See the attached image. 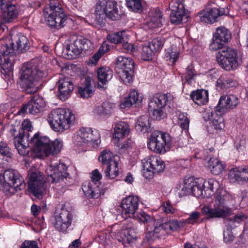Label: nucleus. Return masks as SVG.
I'll use <instances>...</instances> for the list:
<instances>
[{"label":"nucleus","instance_id":"obj_42","mask_svg":"<svg viewBox=\"0 0 248 248\" xmlns=\"http://www.w3.org/2000/svg\"><path fill=\"white\" fill-rule=\"evenodd\" d=\"M115 105L109 102H104L95 110L97 114L101 117L109 116L113 112Z\"/></svg>","mask_w":248,"mask_h":248},{"label":"nucleus","instance_id":"obj_10","mask_svg":"<svg viewBox=\"0 0 248 248\" xmlns=\"http://www.w3.org/2000/svg\"><path fill=\"white\" fill-rule=\"evenodd\" d=\"M66 171V167L63 164H59L57 167L54 168L49 166L46 170L48 180L55 183L54 188L60 194L64 192L66 189L64 180L66 179L69 175Z\"/></svg>","mask_w":248,"mask_h":248},{"label":"nucleus","instance_id":"obj_7","mask_svg":"<svg viewBox=\"0 0 248 248\" xmlns=\"http://www.w3.org/2000/svg\"><path fill=\"white\" fill-rule=\"evenodd\" d=\"M2 179V190L7 195L11 196L25 187L23 178L14 170H5Z\"/></svg>","mask_w":248,"mask_h":248},{"label":"nucleus","instance_id":"obj_13","mask_svg":"<svg viewBox=\"0 0 248 248\" xmlns=\"http://www.w3.org/2000/svg\"><path fill=\"white\" fill-rule=\"evenodd\" d=\"M143 175L146 179L153 177L155 173L163 172L165 166L163 161L157 156L151 155L143 163Z\"/></svg>","mask_w":248,"mask_h":248},{"label":"nucleus","instance_id":"obj_2","mask_svg":"<svg viewBox=\"0 0 248 248\" xmlns=\"http://www.w3.org/2000/svg\"><path fill=\"white\" fill-rule=\"evenodd\" d=\"M20 73L22 88L28 93H36L41 85L39 81L48 75L46 66L38 59L24 63Z\"/></svg>","mask_w":248,"mask_h":248},{"label":"nucleus","instance_id":"obj_41","mask_svg":"<svg viewBox=\"0 0 248 248\" xmlns=\"http://www.w3.org/2000/svg\"><path fill=\"white\" fill-rule=\"evenodd\" d=\"M135 127L138 131L143 133L148 132L150 128L149 116L148 115H144L139 117Z\"/></svg>","mask_w":248,"mask_h":248},{"label":"nucleus","instance_id":"obj_56","mask_svg":"<svg viewBox=\"0 0 248 248\" xmlns=\"http://www.w3.org/2000/svg\"><path fill=\"white\" fill-rule=\"evenodd\" d=\"M137 217L140 222H142L143 223H147V226H149L150 221L151 220H155L154 218L151 217L150 216L143 212L138 213Z\"/></svg>","mask_w":248,"mask_h":248},{"label":"nucleus","instance_id":"obj_3","mask_svg":"<svg viewBox=\"0 0 248 248\" xmlns=\"http://www.w3.org/2000/svg\"><path fill=\"white\" fill-rule=\"evenodd\" d=\"M28 38L21 34L14 36L9 43L0 46V61L7 68L11 67L15 61V56L23 53L29 48Z\"/></svg>","mask_w":248,"mask_h":248},{"label":"nucleus","instance_id":"obj_9","mask_svg":"<svg viewBox=\"0 0 248 248\" xmlns=\"http://www.w3.org/2000/svg\"><path fill=\"white\" fill-rule=\"evenodd\" d=\"M49 10L45 9L44 15L48 25L56 29L62 27L66 20L65 15L58 0H49Z\"/></svg>","mask_w":248,"mask_h":248},{"label":"nucleus","instance_id":"obj_11","mask_svg":"<svg viewBox=\"0 0 248 248\" xmlns=\"http://www.w3.org/2000/svg\"><path fill=\"white\" fill-rule=\"evenodd\" d=\"M171 138L169 134L155 131L152 133L148 144L150 150L154 152L163 154L171 145Z\"/></svg>","mask_w":248,"mask_h":248},{"label":"nucleus","instance_id":"obj_44","mask_svg":"<svg viewBox=\"0 0 248 248\" xmlns=\"http://www.w3.org/2000/svg\"><path fill=\"white\" fill-rule=\"evenodd\" d=\"M108 40L114 44L122 43L127 40V36L125 31L116 32L107 36Z\"/></svg>","mask_w":248,"mask_h":248},{"label":"nucleus","instance_id":"obj_54","mask_svg":"<svg viewBox=\"0 0 248 248\" xmlns=\"http://www.w3.org/2000/svg\"><path fill=\"white\" fill-rule=\"evenodd\" d=\"M208 185L207 186H205V188L207 189L205 190L206 191L210 190L211 192H213L217 190L219 187V184L215 180L213 179H210L208 181V182H205V185Z\"/></svg>","mask_w":248,"mask_h":248},{"label":"nucleus","instance_id":"obj_21","mask_svg":"<svg viewBox=\"0 0 248 248\" xmlns=\"http://www.w3.org/2000/svg\"><path fill=\"white\" fill-rule=\"evenodd\" d=\"M147 232L144 238L148 242H151L156 238L165 235L167 231L165 229V223H161L158 221L152 220L150 221L149 226H147Z\"/></svg>","mask_w":248,"mask_h":248},{"label":"nucleus","instance_id":"obj_53","mask_svg":"<svg viewBox=\"0 0 248 248\" xmlns=\"http://www.w3.org/2000/svg\"><path fill=\"white\" fill-rule=\"evenodd\" d=\"M128 96L133 104L140 103L142 99V96L136 90L130 92Z\"/></svg>","mask_w":248,"mask_h":248},{"label":"nucleus","instance_id":"obj_19","mask_svg":"<svg viewBox=\"0 0 248 248\" xmlns=\"http://www.w3.org/2000/svg\"><path fill=\"white\" fill-rule=\"evenodd\" d=\"M229 13L228 9L223 8H212L209 10H203L200 12L197 17L199 18L200 21L203 23H213L217 21L219 16L227 15Z\"/></svg>","mask_w":248,"mask_h":248},{"label":"nucleus","instance_id":"obj_16","mask_svg":"<svg viewBox=\"0 0 248 248\" xmlns=\"http://www.w3.org/2000/svg\"><path fill=\"white\" fill-rule=\"evenodd\" d=\"M44 180L39 173L31 172L28 181V188L30 192L38 199H42L44 191Z\"/></svg>","mask_w":248,"mask_h":248},{"label":"nucleus","instance_id":"obj_6","mask_svg":"<svg viewBox=\"0 0 248 248\" xmlns=\"http://www.w3.org/2000/svg\"><path fill=\"white\" fill-rule=\"evenodd\" d=\"M229 195L226 191L221 190L216 195V199L213 208L205 206L202 208V211L205 214H208L207 218H225L230 215L232 210L225 204V201Z\"/></svg>","mask_w":248,"mask_h":248},{"label":"nucleus","instance_id":"obj_40","mask_svg":"<svg viewBox=\"0 0 248 248\" xmlns=\"http://www.w3.org/2000/svg\"><path fill=\"white\" fill-rule=\"evenodd\" d=\"M197 75V72L194 67L192 65L188 66L186 69L185 73L181 76L183 85H191Z\"/></svg>","mask_w":248,"mask_h":248},{"label":"nucleus","instance_id":"obj_25","mask_svg":"<svg viewBox=\"0 0 248 248\" xmlns=\"http://www.w3.org/2000/svg\"><path fill=\"white\" fill-rule=\"evenodd\" d=\"M184 1L185 0H176L175 3L170 4V6L172 8L170 15L171 23L179 24L182 22L186 14Z\"/></svg>","mask_w":248,"mask_h":248},{"label":"nucleus","instance_id":"obj_45","mask_svg":"<svg viewBox=\"0 0 248 248\" xmlns=\"http://www.w3.org/2000/svg\"><path fill=\"white\" fill-rule=\"evenodd\" d=\"M95 14L96 23L101 27L103 26L105 24L107 15L97 3L95 6Z\"/></svg>","mask_w":248,"mask_h":248},{"label":"nucleus","instance_id":"obj_52","mask_svg":"<svg viewBox=\"0 0 248 248\" xmlns=\"http://www.w3.org/2000/svg\"><path fill=\"white\" fill-rule=\"evenodd\" d=\"M218 84H221L222 87L225 88H229L233 87L236 85V82L232 78H222V79H219L217 81Z\"/></svg>","mask_w":248,"mask_h":248},{"label":"nucleus","instance_id":"obj_51","mask_svg":"<svg viewBox=\"0 0 248 248\" xmlns=\"http://www.w3.org/2000/svg\"><path fill=\"white\" fill-rule=\"evenodd\" d=\"M187 114L180 113L178 115V118L180 121V125L183 130L188 129L189 124V120L187 117Z\"/></svg>","mask_w":248,"mask_h":248},{"label":"nucleus","instance_id":"obj_43","mask_svg":"<svg viewBox=\"0 0 248 248\" xmlns=\"http://www.w3.org/2000/svg\"><path fill=\"white\" fill-rule=\"evenodd\" d=\"M118 162H112L110 165L105 167V173L106 177L111 179H114L119 174Z\"/></svg>","mask_w":248,"mask_h":248},{"label":"nucleus","instance_id":"obj_63","mask_svg":"<svg viewBox=\"0 0 248 248\" xmlns=\"http://www.w3.org/2000/svg\"><path fill=\"white\" fill-rule=\"evenodd\" d=\"M122 46L124 49H125L128 53H132L136 51V47L132 44L128 43L126 41L123 42Z\"/></svg>","mask_w":248,"mask_h":248},{"label":"nucleus","instance_id":"obj_22","mask_svg":"<svg viewBox=\"0 0 248 248\" xmlns=\"http://www.w3.org/2000/svg\"><path fill=\"white\" fill-rule=\"evenodd\" d=\"M45 103L43 98L36 94L29 101L28 103L19 109L17 114L23 115L25 113L34 114L39 112L45 106Z\"/></svg>","mask_w":248,"mask_h":248},{"label":"nucleus","instance_id":"obj_59","mask_svg":"<svg viewBox=\"0 0 248 248\" xmlns=\"http://www.w3.org/2000/svg\"><path fill=\"white\" fill-rule=\"evenodd\" d=\"M119 141H114L115 143L117 144L119 149L122 152H124L128 149L130 148L132 145V141L128 139L121 143H118Z\"/></svg>","mask_w":248,"mask_h":248},{"label":"nucleus","instance_id":"obj_31","mask_svg":"<svg viewBox=\"0 0 248 248\" xmlns=\"http://www.w3.org/2000/svg\"><path fill=\"white\" fill-rule=\"evenodd\" d=\"M75 140L79 146L93 142V134L91 129L87 128H80L77 132Z\"/></svg>","mask_w":248,"mask_h":248},{"label":"nucleus","instance_id":"obj_18","mask_svg":"<svg viewBox=\"0 0 248 248\" xmlns=\"http://www.w3.org/2000/svg\"><path fill=\"white\" fill-rule=\"evenodd\" d=\"M231 38V33L224 27H218L213 35L212 42L210 45L211 50H217L223 47L225 43Z\"/></svg>","mask_w":248,"mask_h":248},{"label":"nucleus","instance_id":"obj_48","mask_svg":"<svg viewBox=\"0 0 248 248\" xmlns=\"http://www.w3.org/2000/svg\"><path fill=\"white\" fill-rule=\"evenodd\" d=\"M126 4L129 9L136 12L142 11V5L140 0H126Z\"/></svg>","mask_w":248,"mask_h":248},{"label":"nucleus","instance_id":"obj_58","mask_svg":"<svg viewBox=\"0 0 248 248\" xmlns=\"http://www.w3.org/2000/svg\"><path fill=\"white\" fill-rule=\"evenodd\" d=\"M200 217V213L197 211L193 212L189 215V217L186 220V223L193 224L196 223Z\"/></svg>","mask_w":248,"mask_h":248},{"label":"nucleus","instance_id":"obj_62","mask_svg":"<svg viewBox=\"0 0 248 248\" xmlns=\"http://www.w3.org/2000/svg\"><path fill=\"white\" fill-rule=\"evenodd\" d=\"M133 105V104L131 100L129 99L128 96H127L124 97L121 100L120 106L121 108L124 109L126 108H129Z\"/></svg>","mask_w":248,"mask_h":248},{"label":"nucleus","instance_id":"obj_17","mask_svg":"<svg viewBox=\"0 0 248 248\" xmlns=\"http://www.w3.org/2000/svg\"><path fill=\"white\" fill-rule=\"evenodd\" d=\"M19 14L17 6L10 0L0 1V16L4 22H11L16 19Z\"/></svg>","mask_w":248,"mask_h":248},{"label":"nucleus","instance_id":"obj_47","mask_svg":"<svg viewBox=\"0 0 248 248\" xmlns=\"http://www.w3.org/2000/svg\"><path fill=\"white\" fill-rule=\"evenodd\" d=\"M164 43V39L157 37L153 39L151 42L148 43V45L155 53L161 50Z\"/></svg>","mask_w":248,"mask_h":248},{"label":"nucleus","instance_id":"obj_38","mask_svg":"<svg viewBox=\"0 0 248 248\" xmlns=\"http://www.w3.org/2000/svg\"><path fill=\"white\" fill-rule=\"evenodd\" d=\"M116 157L117 156L113 155L110 150L106 149L101 153L98 159L102 164L103 169H105V167L110 165L112 162H117Z\"/></svg>","mask_w":248,"mask_h":248},{"label":"nucleus","instance_id":"obj_28","mask_svg":"<svg viewBox=\"0 0 248 248\" xmlns=\"http://www.w3.org/2000/svg\"><path fill=\"white\" fill-rule=\"evenodd\" d=\"M139 202L137 196H129L125 198L121 203L123 213L128 215L129 217L133 216L138 209Z\"/></svg>","mask_w":248,"mask_h":248},{"label":"nucleus","instance_id":"obj_46","mask_svg":"<svg viewBox=\"0 0 248 248\" xmlns=\"http://www.w3.org/2000/svg\"><path fill=\"white\" fill-rule=\"evenodd\" d=\"M165 229L167 231H176L180 228L183 227L185 225V222L183 221H178L177 220H170L168 222H165Z\"/></svg>","mask_w":248,"mask_h":248},{"label":"nucleus","instance_id":"obj_1","mask_svg":"<svg viewBox=\"0 0 248 248\" xmlns=\"http://www.w3.org/2000/svg\"><path fill=\"white\" fill-rule=\"evenodd\" d=\"M9 133L14 137V142L18 153L23 156L29 154V147L39 157L48 156L50 154H57L62 147L61 141L57 139L51 142L46 136L40 137L36 133L29 140V133H25L20 125H12Z\"/></svg>","mask_w":248,"mask_h":248},{"label":"nucleus","instance_id":"obj_5","mask_svg":"<svg viewBox=\"0 0 248 248\" xmlns=\"http://www.w3.org/2000/svg\"><path fill=\"white\" fill-rule=\"evenodd\" d=\"M173 100L170 94H156L152 97L148 104V112L156 120L160 121L167 116L165 107L168 105L170 107Z\"/></svg>","mask_w":248,"mask_h":248},{"label":"nucleus","instance_id":"obj_37","mask_svg":"<svg viewBox=\"0 0 248 248\" xmlns=\"http://www.w3.org/2000/svg\"><path fill=\"white\" fill-rule=\"evenodd\" d=\"M164 22L161 12L156 9L154 13H152L151 20L148 22L147 25L151 29H155L161 27Z\"/></svg>","mask_w":248,"mask_h":248},{"label":"nucleus","instance_id":"obj_24","mask_svg":"<svg viewBox=\"0 0 248 248\" xmlns=\"http://www.w3.org/2000/svg\"><path fill=\"white\" fill-rule=\"evenodd\" d=\"M59 89V97L62 101L67 99L74 89L72 81L69 77L62 75L57 83Z\"/></svg>","mask_w":248,"mask_h":248},{"label":"nucleus","instance_id":"obj_34","mask_svg":"<svg viewBox=\"0 0 248 248\" xmlns=\"http://www.w3.org/2000/svg\"><path fill=\"white\" fill-rule=\"evenodd\" d=\"M194 102L199 106L203 105L208 101V92L205 90H197L193 91L190 94Z\"/></svg>","mask_w":248,"mask_h":248},{"label":"nucleus","instance_id":"obj_32","mask_svg":"<svg viewBox=\"0 0 248 248\" xmlns=\"http://www.w3.org/2000/svg\"><path fill=\"white\" fill-rule=\"evenodd\" d=\"M130 132L129 126L124 122L118 123L114 127L113 138L114 141H119L121 139L127 136Z\"/></svg>","mask_w":248,"mask_h":248},{"label":"nucleus","instance_id":"obj_29","mask_svg":"<svg viewBox=\"0 0 248 248\" xmlns=\"http://www.w3.org/2000/svg\"><path fill=\"white\" fill-rule=\"evenodd\" d=\"M189 179H191V182H190V186H188V188H191L192 195L196 197H199L201 196L204 197L206 196L205 192V181L202 179H197L194 180L193 178H189Z\"/></svg>","mask_w":248,"mask_h":248},{"label":"nucleus","instance_id":"obj_60","mask_svg":"<svg viewBox=\"0 0 248 248\" xmlns=\"http://www.w3.org/2000/svg\"><path fill=\"white\" fill-rule=\"evenodd\" d=\"M224 241L226 243H230L234 240L235 237L232 231L226 229L223 234Z\"/></svg>","mask_w":248,"mask_h":248},{"label":"nucleus","instance_id":"obj_55","mask_svg":"<svg viewBox=\"0 0 248 248\" xmlns=\"http://www.w3.org/2000/svg\"><path fill=\"white\" fill-rule=\"evenodd\" d=\"M190 182H191V179H189V178L185 180L181 191L179 193V195L181 197L192 194L191 188H188L187 186H190Z\"/></svg>","mask_w":248,"mask_h":248},{"label":"nucleus","instance_id":"obj_36","mask_svg":"<svg viewBox=\"0 0 248 248\" xmlns=\"http://www.w3.org/2000/svg\"><path fill=\"white\" fill-rule=\"evenodd\" d=\"M121 237L124 243L131 244L135 241V230L131 223L127 225L125 228L121 232Z\"/></svg>","mask_w":248,"mask_h":248},{"label":"nucleus","instance_id":"obj_26","mask_svg":"<svg viewBox=\"0 0 248 248\" xmlns=\"http://www.w3.org/2000/svg\"><path fill=\"white\" fill-rule=\"evenodd\" d=\"M239 103L238 97L233 94L224 95L220 97L217 108L222 113H226L229 109L235 108Z\"/></svg>","mask_w":248,"mask_h":248},{"label":"nucleus","instance_id":"obj_35","mask_svg":"<svg viewBox=\"0 0 248 248\" xmlns=\"http://www.w3.org/2000/svg\"><path fill=\"white\" fill-rule=\"evenodd\" d=\"M92 80L91 78L87 77L85 78L83 86L78 87V93L81 97L88 98L93 95L94 91L91 84Z\"/></svg>","mask_w":248,"mask_h":248},{"label":"nucleus","instance_id":"obj_57","mask_svg":"<svg viewBox=\"0 0 248 248\" xmlns=\"http://www.w3.org/2000/svg\"><path fill=\"white\" fill-rule=\"evenodd\" d=\"M160 208L162 211L167 214H173L175 210V208L173 207L172 205L169 201L164 202L163 204L161 206Z\"/></svg>","mask_w":248,"mask_h":248},{"label":"nucleus","instance_id":"obj_20","mask_svg":"<svg viewBox=\"0 0 248 248\" xmlns=\"http://www.w3.org/2000/svg\"><path fill=\"white\" fill-rule=\"evenodd\" d=\"M97 3L106 14L107 17L111 20L119 19L123 14L121 11L119 10L118 4L115 0H98Z\"/></svg>","mask_w":248,"mask_h":248},{"label":"nucleus","instance_id":"obj_64","mask_svg":"<svg viewBox=\"0 0 248 248\" xmlns=\"http://www.w3.org/2000/svg\"><path fill=\"white\" fill-rule=\"evenodd\" d=\"M247 217L244 213H240L236 214L232 218L236 223L239 224L246 220Z\"/></svg>","mask_w":248,"mask_h":248},{"label":"nucleus","instance_id":"obj_39","mask_svg":"<svg viewBox=\"0 0 248 248\" xmlns=\"http://www.w3.org/2000/svg\"><path fill=\"white\" fill-rule=\"evenodd\" d=\"M207 167L211 172L215 175H218L222 172L224 167L217 159L211 158L208 161Z\"/></svg>","mask_w":248,"mask_h":248},{"label":"nucleus","instance_id":"obj_15","mask_svg":"<svg viewBox=\"0 0 248 248\" xmlns=\"http://www.w3.org/2000/svg\"><path fill=\"white\" fill-rule=\"evenodd\" d=\"M117 62L123 71L122 76L124 82L126 84H130L134 75V61L130 58L120 56L117 58Z\"/></svg>","mask_w":248,"mask_h":248},{"label":"nucleus","instance_id":"obj_30","mask_svg":"<svg viewBox=\"0 0 248 248\" xmlns=\"http://www.w3.org/2000/svg\"><path fill=\"white\" fill-rule=\"evenodd\" d=\"M231 179L237 182H244L248 181V166L236 167L231 170Z\"/></svg>","mask_w":248,"mask_h":248},{"label":"nucleus","instance_id":"obj_49","mask_svg":"<svg viewBox=\"0 0 248 248\" xmlns=\"http://www.w3.org/2000/svg\"><path fill=\"white\" fill-rule=\"evenodd\" d=\"M155 52L148 45H145L142 47L141 56L144 61H149L152 58Z\"/></svg>","mask_w":248,"mask_h":248},{"label":"nucleus","instance_id":"obj_23","mask_svg":"<svg viewBox=\"0 0 248 248\" xmlns=\"http://www.w3.org/2000/svg\"><path fill=\"white\" fill-rule=\"evenodd\" d=\"M92 47L93 44L90 40L80 36L68 45L66 49L69 53L71 52L74 56H77L82 51H87ZM70 54L72 55L71 53Z\"/></svg>","mask_w":248,"mask_h":248},{"label":"nucleus","instance_id":"obj_50","mask_svg":"<svg viewBox=\"0 0 248 248\" xmlns=\"http://www.w3.org/2000/svg\"><path fill=\"white\" fill-rule=\"evenodd\" d=\"M0 154L7 158H11L13 156L11 149L3 141H0Z\"/></svg>","mask_w":248,"mask_h":248},{"label":"nucleus","instance_id":"obj_12","mask_svg":"<svg viewBox=\"0 0 248 248\" xmlns=\"http://www.w3.org/2000/svg\"><path fill=\"white\" fill-rule=\"evenodd\" d=\"M91 174L92 181L89 183H85L82 185V189L86 197L89 198L97 199L101 194L99 181L102 176L97 169L93 170Z\"/></svg>","mask_w":248,"mask_h":248},{"label":"nucleus","instance_id":"obj_27","mask_svg":"<svg viewBox=\"0 0 248 248\" xmlns=\"http://www.w3.org/2000/svg\"><path fill=\"white\" fill-rule=\"evenodd\" d=\"M72 220L71 214L67 210H62L60 214L55 217L54 226L58 231L64 232L71 225Z\"/></svg>","mask_w":248,"mask_h":248},{"label":"nucleus","instance_id":"obj_14","mask_svg":"<svg viewBox=\"0 0 248 248\" xmlns=\"http://www.w3.org/2000/svg\"><path fill=\"white\" fill-rule=\"evenodd\" d=\"M225 113L219 111L217 108L213 111H206L203 114V118L205 121H211L207 127L209 132L217 133L218 130L222 129L224 126V120L222 116Z\"/></svg>","mask_w":248,"mask_h":248},{"label":"nucleus","instance_id":"obj_33","mask_svg":"<svg viewBox=\"0 0 248 248\" xmlns=\"http://www.w3.org/2000/svg\"><path fill=\"white\" fill-rule=\"evenodd\" d=\"M112 77V72L108 67H102L97 70V78L98 79V88L105 89L104 85Z\"/></svg>","mask_w":248,"mask_h":248},{"label":"nucleus","instance_id":"obj_8","mask_svg":"<svg viewBox=\"0 0 248 248\" xmlns=\"http://www.w3.org/2000/svg\"><path fill=\"white\" fill-rule=\"evenodd\" d=\"M216 59L219 66L227 71L234 70L240 64L237 50L228 47L218 49Z\"/></svg>","mask_w":248,"mask_h":248},{"label":"nucleus","instance_id":"obj_61","mask_svg":"<svg viewBox=\"0 0 248 248\" xmlns=\"http://www.w3.org/2000/svg\"><path fill=\"white\" fill-rule=\"evenodd\" d=\"M20 248H39L36 241L25 240L21 245Z\"/></svg>","mask_w":248,"mask_h":248},{"label":"nucleus","instance_id":"obj_4","mask_svg":"<svg viewBox=\"0 0 248 248\" xmlns=\"http://www.w3.org/2000/svg\"><path fill=\"white\" fill-rule=\"evenodd\" d=\"M75 115L69 109L58 108L49 114L48 121L52 129L56 132H62L69 129L74 124Z\"/></svg>","mask_w":248,"mask_h":248}]
</instances>
